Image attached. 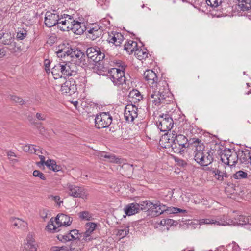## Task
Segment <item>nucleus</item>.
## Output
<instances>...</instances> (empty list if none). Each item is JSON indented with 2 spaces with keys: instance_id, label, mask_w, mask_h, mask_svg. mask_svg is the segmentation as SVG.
<instances>
[{
  "instance_id": "f257e3e1",
  "label": "nucleus",
  "mask_w": 251,
  "mask_h": 251,
  "mask_svg": "<svg viewBox=\"0 0 251 251\" xmlns=\"http://www.w3.org/2000/svg\"><path fill=\"white\" fill-rule=\"evenodd\" d=\"M149 95L150 101L157 106L168 104L172 100L171 94L165 81H159L157 86L150 88Z\"/></svg>"
},
{
  "instance_id": "f03ea898",
  "label": "nucleus",
  "mask_w": 251,
  "mask_h": 251,
  "mask_svg": "<svg viewBox=\"0 0 251 251\" xmlns=\"http://www.w3.org/2000/svg\"><path fill=\"white\" fill-rule=\"evenodd\" d=\"M56 53L58 57L70 56L72 58V61L76 65H84L86 64L87 57L85 53L77 48L69 49L63 48L59 49L56 51Z\"/></svg>"
},
{
  "instance_id": "7ed1b4c3",
  "label": "nucleus",
  "mask_w": 251,
  "mask_h": 251,
  "mask_svg": "<svg viewBox=\"0 0 251 251\" xmlns=\"http://www.w3.org/2000/svg\"><path fill=\"white\" fill-rule=\"evenodd\" d=\"M116 66L119 68H113L108 70L107 76L115 85L119 86L126 82L124 70L126 67L125 63L121 61L115 62Z\"/></svg>"
},
{
  "instance_id": "20e7f679",
  "label": "nucleus",
  "mask_w": 251,
  "mask_h": 251,
  "mask_svg": "<svg viewBox=\"0 0 251 251\" xmlns=\"http://www.w3.org/2000/svg\"><path fill=\"white\" fill-rule=\"evenodd\" d=\"M72 222V218L64 214H59L55 219L51 218L47 228L51 232H57L61 229L60 227L70 226Z\"/></svg>"
},
{
  "instance_id": "39448f33",
  "label": "nucleus",
  "mask_w": 251,
  "mask_h": 251,
  "mask_svg": "<svg viewBox=\"0 0 251 251\" xmlns=\"http://www.w3.org/2000/svg\"><path fill=\"white\" fill-rule=\"evenodd\" d=\"M153 205L154 206L151 208L150 211L151 214L153 216H157L164 212L169 214L181 213L183 216H186L188 213L186 210L174 207H167L158 201H156L154 203L153 202Z\"/></svg>"
},
{
  "instance_id": "423d86ee",
  "label": "nucleus",
  "mask_w": 251,
  "mask_h": 251,
  "mask_svg": "<svg viewBox=\"0 0 251 251\" xmlns=\"http://www.w3.org/2000/svg\"><path fill=\"white\" fill-rule=\"evenodd\" d=\"M171 140V147L175 153L182 154L185 149L189 146L190 144L188 143L187 138L181 134L177 135L175 134L172 136V139H168Z\"/></svg>"
},
{
  "instance_id": "0eeeda50",
  "label": "nucleus",
  "mask_w": 251,
  "mask_h": 251,
  "mask_svg": "<svg viewBox=\"0 0 251 251\" xmlns=\"http://www.w3.org/2000/svg\"><path fill=\"white\" fill-rule=\"evenodd\" d=\"M220 157L222 162L230 166H235L238 160V154L230 149L223 151Z\"/></svg>"
},
{
  "instance_id": "6e6552de",
  "label": "nucleus",
  "mask_w": 251,
  "mask_h": 251,
  "mask_svg": "<svg viewBox=\"0 0 251 251\" xmlns=\"http://www.w3.org/2000/svg\"><path fill=\"white\" fill-rule=\"evenodd\" d=\"M112 121V117L109 112H101L97 115L95 119V127L103 128L108 127Z\"/></svg>"
},
{
  "instance_id": "1a4fd4ad",
  "label": "nucleus",
  "mask_w": 251,
  "mask_h": 251,
  "mask_svg": "<svg viewBox=\"0 0 251 251\" xmlns=\"http://www.w3.org/2000/svg\"><path fill=\"white\" fill-rule=\"evenodd\" d=\"M87 58L90 59L92 61L98 63L102 60L105 55L102 53L99 47H90L86 50Z\"/></svg>"
},
{
  "instance_id": "9d476101",
  "label": "nucleus",
  "mask_w": 251,
  "mask_h": 251,
  "mask_svg": "<svg viewBox=\"0 0 251 251\" xmlns=\"http://www.w3.org/2000/svg\"><path fill=\"white\" fill-rule=\"evenodd\" d=\"M62 63V71L64 77L69 76H75L77 74V67L75 63L69 62H63Z\"/></svg>"
},
{
  "instance_id": "9b49d317",
  "label": "nucleus",
  "mask_w": 251,
  "mask_h": 251,
  "mask_svg": "<svg viewBox=\"0 0 251 251\" xmlns=\"http://www.w3.org/2000/svg\"><path fill=\"white\" fill-rule=\"evenodd\" d=\"M68 191L69 195L75 198H81L83 199H87L88 193L82 187L72 184L68 185Z\"/></svg>"
},
{
  "instance_id": "f8f14e48",
  "label": "nucleus",
  "mask_w": 251,
  "mask_h": 251,
  "mask_svg": "<svg viewBox=\"0 0 251 251\" xmlns=\"http://www.w3.org/2000/svg\"><path fill=\"white\" fill-rule=\"evenodd\" d=\"M37 247L34 235L29 233L24 243L23 251H37Z\"/></svg>"
},
{
  "instance_id": "ddd939ff",
  "label": "nucleus",
  "mask_w": 251,
  "mask_h": 251,
  "mask_svg": "<svg viewBox=\"0 0 251 251\" xmlns=\"http://www.w3.org/2000/svg\"><path fill=\"white\" fill-rule=\"evenodd\" d=\"M161 131L165 132L170 130L173 126V119L168 115H163L157 125Z\"/></svg>"
},
{
  "instance_id": "4468645a",
  "label": "nucleus",
  "mask_w": 251,
  "mask_h": 251,
  "mask_svg": "<svg viewBox=\"0 0 251 251\" xmlns=\"http://www.w3.org/2000/svg\"><path fill=\"white\" fill-rule=\"evenodd\" d=\"M138 108L133 104L126 105L125 109L124 117L127 122H132L138 116Z\"/></svg>"
},
{
  "instance_id": "2eb2a0df",
  "label": "nucleus",
  "mask_w": 251,
  "mask_h": 251,
  "mask_svg": "<svg viewBox=\"0 0 251 251\" xmlns=\"http://www.w3.org/2000/svg\"><path fill=\"white\" fill-rule=\"evenodd\" d=\"M75 22L74 18L69 15H64V17L60 18L58 27L62 31L71 30L72 24Z\"/></svg>"
},
{
  "instance_id": "dca6fc26",
  "label": "nucleus",
  "mask_w": 251,
  "mask_h": 251,
  "mask_svg": "<svg viewBox=\"0 0 251 251\" xmlns=\"http://www.w3.org/2000/svg\"><path fill=\"white\" fill-rule=\"evenodd\" d=\"M59 19V16L57 13L48 11L45 15V24L48 27H51L56 25H58Z\"/></svg>"
},
{
  "instance_id": "f3484780",
  "label": "nucleus",
  "mask_w": 251,
  "mask_h": 251,
  "mask_svg": "<svg viewBox=\"0 0 251 251\" xmlns=\"http://www.w3.org/2000/svg\"><path fill=\"white\" fill-rule=\"evenodd\" d=\"M144 76L150 88L157 86L158 77L156 74L151 70H147L144 73Z\"/></svg>"
},
{
  "instance_id": "a211bd4d",
  "label": "nucleus",
  "mask_w": 251,
  "mask_h": 251,
  "mask_svg": "<svg viewBox=\"0 0 251 251\" xmlns=\"http://www.w3.org/2000/svg\"><path fill=\"white\" fill-rule=\"evenodd\" d=\"M14 36L10 31L1 30L0 31V43L4 45L15 44Z\"/></svg>"
},
{
  "instance_id": "6ab92c4d",
  "label": "nucleus",
  "mask_w": 251,
  "mask_h": 251,
  "mask_svg": "<svg viewBox=\"0 0 251 251\" xmlns=\"http://www.w3.org/2000/svg\"><path fill=\"white\" fill-rule=\"evenodd\" d=\"M124 40L123 35L119 32H111L108 33L107 41L115 45V46H119Z\"/></svg>"
},
{
  "instance_id": "aec40b11",
  "label": "nucleus",
  "mask_w": 251,
  "mask_h": 251,
  "mask_svg": "<svg viewBox=\"0 0 251 251\" xmlns=\"http://www.w3.org/2000/svg\"><path fill=\"white\" fill-rule=\"evenodd\" d=\"M69 79L66 81L61 86L60 91L62 93H69L71 95L76 90L75 82L74 80Z\"/></svg>"
},
{
  "instance_id": "412c9836",
  "label": "nucleus",
  "mask_w": 251,
  "mask_h": 251,
  "mask_svg": "<svg viewBox=\"0 0 251 251\" xmlns=\"http://www.w3.org/2000/svg\"><path fill=\"white\" fill-rule=\"evenodd\" d=\"M237 154L238 159L242 163L248 164L251 161V153L249 150L239 151Z\"/></svg>"
},
{
  "instance_id": "4be33fe9",
  "label": "nucleus",
  "mask_w": 251,
  "mask_h": 251,
  "mask_svg": "<svg viewBox=\"0 0 251 251\" xmlns=\"http://www.w3.org/2000/svg\"><path fill=\"white\" fill-rule=\"evenodd\" d=\"M124 211L128 216L134 215L140 211V205L137 203H132L126 205Z\"/></svg>"
},
{
  "instance_id": "5701e85b",
  "label": "nucleus",
  "mask_w": 251,
  "mask_h": 251,
  "mask_svg": "<svg viewBox=\"0 0 251 251\" xmlns=\"http://www.w3.org/2000/svg\"><path fill=\"white\" fill-rule=\"evenodd\" d=\"M85 29V27L83 23H81L77 21H75L73 22L72 25L71 30L73 33L77 35H81L83 33Z\"/></svg>"
},
{
  "instance_id": "b1692460",
  "label": "nucleus",
  "mask_w": 251,
  "mask_h": 251,
  "mask_svg": "<svg viewBox=\"0 0 251 251\" xmlns=\"http://www.w3.org/2000/svg\"><path fill=\"white\" fill-rule=\"evenodd\" d=\"M143 99L142 95L137 89L132 90L128 95L129 100L134 104L139 102Z\"/></svg>"
},
{
  "instance_id": "393cba45",
  "label": "nucleus",
  "mask_w": 251,
  "mask_h": 251,
  "mask_svg": "<svg viewBox=\"0 0 251 251\" xmlns=\"http://www.w3.org/2000/svg\"><path fill=\"white\" fill-rule=\"evenodd\" d=\"M193 149L195 148L194 152L197 153L198 152H203V151L204 149V146L203 143L198 138H193L192 142L189 145Z\"/></svg>"
},
{
  "instance_id": "a878e982",
  "label": "nucleus",
  "mask_w": 251,
  "mask_h": 251,
  "mask_svg": "<svg viewBox=\"0 0 251 251\" xmlns=\"http://www.w3.org/2000/svg\"><path fill=\"white\" fill-rule=\"evenodd\" d=\"M99 156L100 159H103L110 162L116 163L120 162V159L118 158H116L115 155L113 154L102 152L99 153Z\"/></svg>"
},
{
  "instance_id": "bb28decb",
  "label": "nucleus",
  "mask_w": 251,
  "mask_h": 251,
  "mask_svg": "<svg viewBox=\"0 0 251 251\" xmlns=\"http://www.w3.org/2000/svg\"><path fill=\"white\" fill-rule=\"evenodd\" d=\"M10 221L13 226L23 230H25L27 227V223L19 218L12 217Z\"/></svg>"
},
{
  "instance_id": "cd10ccee",
  "label": "nucleus",
  "mask_w": 251,
  "mask_h": 251,
  "mask_svg": "<svg viewBox=\"0 0 251 251\" xmlns=\"http://www.w3.org/2000/svg\"><path fill=\"white\" fill-rule=\"evenodd\" d=\"M89 37L92 40H94L97 38L100 37L102 33V30L97 25H95L94 27L90 28L88 30Z\"/></svg>"
},
{
  "instance_id": "c85d7f7f",
  "label": "nucleus",
  "mask_w": 251,
  "mask_h": 251,
  "mask_svg": "<svg viewBox=\"0 0 251 251\" xmlns=\"http://www.w3.org/2000/svg\"><path fill=\"white\" fill-rule=\"evenodd\" d=\"M62 63H59L55 65L51 69V74L54 79H56L63 76L62 71Z\"/></svg>"
},
{
  "instance_id": "c756f323",
  "label": "nucleus",
  "mask_w": 251,
  "mask_h": 251,
  "mask_svg": "<svg viewBox=\"0 0 251 251\" xmlns=\"http://www.w3.org/2000/svg\"><path fill=\"white\" fill-rule=\"evenodd\" d=\"M22 149L25 152H29L30 153H34L37 155H38L39 153H43L39 148H36L35 146L32 144L25 145L23 146Z\"/></svg>"
},
{
  "instance_id": "7c9ffc66",
  "label": "nucleus",
  "mask_w": 251,
  "mask_h": 251,
  "mask_svg": "<svg viewBox=\"0 0 251 251\" xmlns=\"http://www.w3.org/2000/svg\"><path fill=\"white\" fill-rule=\"evenodd\" d=\"M137 49V43L135 41L129 40L126 42L124 45V50H126L129 54L136 51Z\"/></svg>"
},
{
  "instance_id": "2f4dec72",
  "label": "nucleus",
  "mask_w": 251,
  "mask_h": 251,
  "mask_svg": "<svg viewBox=\"0 0 251 251\" xmlns=\"http://www.w3.org/2000/svg\"><path fill=\"white\" fill-rule=\"evenodd\" d=\"M46 166L54 172H59L61 171L62 167L60 165H57L55 160L52 159H49L47 160Z\"/></svg>"
},
{
  "instance_id": "473e14b6",
  "label": "nucleus",
  "mask_w": 251,
  "mask_h": 251,
  "mask_svg": "<svg viewBox=\"0 0 251 251\" xmlns=\"http://www.w3.org/2000/svg\"><path fill=\"white\" fill-rule=\"evenodd\" d=\"M201 159V161L199 162V164L201 166H207L211 163L213 161V157L208 152H206V154L202 155Z\"/></svg>"
},
{
  "instance_id": "72a5a7b5",
  "label": "nucleus",
  "mask_w": 251,
  "mask_h": 251,
  "mask_svg": "<svg viewBox=\"0 0 251 251\" xmlns=\"http://www.w3.org/2000/svg\"><path fill=\"white\" fill-rule=\"evenodd\" d=\"M241 10L248 11L251 9V0H242L238 3Z\"/></svg>"
},
{
  "instance_id": "f704fd0d",
  "label": "nucleus",
  "mask_w": 251,
  "mask_h": 251,
  "mask_svg": "<svg viewBox=\"0 0 251 251\" xmlns=\"http://www.w3.org/2000/svg\"><path fill=\"white\" fill-rule=\"evenodd\" d=\"M78 216L81 220L91 221L94 219L93 214L88 211L80 212Z\"/></svg>"
},
{
  "instance_id": "c9c22d12",
  "label": "nucleus",
  "mask_w": 251,
  "mask_h": 251,
  "mask_svg": "<svg viewBox=\"0 0 251 251\" xmlns=\"http://www.w3.org/2000/svg\"><path fill=\"white\" fill-rule=\"evenodd\" d=\"M213 174H214L215 178L219 181H223L224 177H228L226 172H222L218 169L213 171Z\"/></svg>"
},
{
  "instance_id": "e433bc0d",
  "label": "nucleus",
  "mask_w": 251,
  "mask_h": 251,
  "mask_svg": "<svg viewBox=\"0 0 251 251\" xmlns=\"http://www.w3.org/2000/svg\"><path fill=\"white\" fill-rule=\"evenodd\" d=\"M139 204L140 205V210H146L149 211V212L150 211L151 208L154 206L153 202H151L149 201H142Z\"/></svg>"
},
{
  "instance_id": "4c0bfd02",
  "label": "nucleus",
  "mask_w": 251,
  "mask_h": 251,
  "mask_svg": "<svg viewBox=\"0 0 251 251\" xmlns=\"http://www.w3.org/2000/svg\"><path fill=\"white\" fill-rule=\"evenodd\" d=\"M217 225L226 226L231 225L232 221L230 220H227L226 217L223 215V217L220 219L216 220Z\"/></svg>"
},
{
  "instance_id": "58836bf2",
  "label": "nucleus",
  "mask_w": 251,
  "mask_h": 251,
  "mask_svg": "<svg viewBox=\"0 0 251 251\" xmlns=\"http://www.w3.org/2000/svg\"><path fill=\"white\" fill-rule=\"evenodd\" d=\"M238 222L240 225H249L251 227H249V228L251 229V219H249L248 217H246L244 216H239L238 218Z\"/></svg>"
},
{
  "instance_id": "ea45409f",
  "label": "nucleus",
  "mask_w": 251,
  "mask_h": 251,
  "mask_svg": "<svg viewBox=\"0 0 251 251\" xmlns=\"http://www.w3.org/2000/svg\"><path fill=\"white\" fill-rule=\"evenodd\" d=\"M129 233L128 227H126L124 228H120L118 229L117 235L120 238H123L126 237Z\"/></svg>"
},
{
  "instance_id": "a19ab883",
  "label": "nucleus",
  "mask_w": 251,
  "mask_h": 251,
  "mask_svg": "<svg viewBox=\"0 0 251 251\" xmlns=\"http://www.w3.org/2000/svg\"><path fill=\"white\" fill-rule=\"evenodd\" d=\"M247 173L243 171H237L235 174H233L232 177L236 179H241L245 178L247 177Z\"/></svg>"
},
{
  "instance_id": "79ce46f5",
  "label": "nucleus",
  "mask_w": 251,
  "mask_h": 251,
  "mask_svg": "<svg viewBox=\"0 0 251 251\" xmlns=\"http://www.w3.org/2000/svg\"><path fill=\"white\" fill-rule=\"evenodd\" d=\"M69 235H70L69 233L65 234H59L57 235V238L60 241L66 242L67 241L71 240L70 239V236H69Z\"/></svg>"
},
{
  "instance_id": "37998d69",
  "label": "nucleus",
  "mask_w": 251,
  "mask_h": 251,
  "mask_svg": "<svg viewBox=\"0 0 251 251\" xmlns=\"http://www.w3.org/2000/svg\"><path fill=\"white\" fill-rule=\"evenodd\" d=\"M69 236H70V239L72 240H76L79 238V234L78 230L76 229H73L70 231Z\"/></svg>"
},
{
  "instance_id": "c03bdc74",
  "label": "nucleus",
  "mask_w": 251,
  "mask_h": 251,
  "mask_svg": "<svg viewBox=\"0 0 251 251\" xmlns=\"http://www.w3.org/2000/svg\"><path fill=\"white\" fill-rule=\"evenodd\" d=\"M206 3L211 7H217L222 3V0H206Z\"/></svg>"
},
{
  "instance_id": "a18cd8bd",
  "label": "nucleus",
  "mask_w": 251,
  "mask_h": 251,
  "mask_svg": "<svg viewBox=\"0 0 251 251\" xmlns=\"http://www.w3.org/2000/svg\"><path fill=\"white\" fill-rule=\"evenodd\" d=\"M97 226V224L95 223H88L86 224V230L89 233H92L95 229Z\"/></svg>"
},
{
  "instance_id": "49530a36",
  "label": "nucleus",
  "mask_w": 251,
  "mask_h": 251,
  "mask_svg": "<svg viewBox=\"0 0 251 251\" xmlns=\"http://www.w3.org/2000/svg\"><path fill=\"white\" fill-rule=\"evenodd\" d=\"M33 176L34 177H37L40 178L41 179L45 180L46 178L45 175L39 170H35L33 172Z\"/></svg>"
},
{
  "instance_id": "de8ad7c7",
  "label": "nucleus",
  "mask_w": 251,
  "mask_h": 251,
  "mask_svg": "<svg viewBox=\"0 0 251 251\" xmlns=\"http://www.w3.org/2000/svg\"><path fill=\"white\" fill-rule=\"evenodd\" d=\"M11 100L14 101L15 103H18L20 105H23L24 104V100L20 97L16 96H11Z\"/></svg>"
},
{
  "instance_id": "09e8293b",
  "label": "nucleus",
  "mask_w": 251,
  "mask_h": 251,
  "mask_svg": "<svg viewBox=\"0 0 251 251\" xmlns=\"http://www.w3.org/2000/svg\"><path fill=\"white\" fill-rule=\"evenodd\" d=\"M174 222V220L171 219H164L161 221L160 224L163 226H172Z\"/></svg>"
},
{
  "instance_id": "8fccbe9b",
  "label": "nucleus",
  "mask_w": 251,
  "mask_h": 251,
  "mask_svg": "<svg viewBox=\"0 0 251 251\" xmlns=\"http://www.w3.org/2000/svg\"><path fill=\"white\" fill-rule=\"evenodd\" d=\"M135 54H136L139 57H141L140 59L145 58L148 56V53L146 51L141 50H138L137 49L135 52Z\"/></svg>"
},
{
  "instance_id": "3c124183",
  "label": "nucleus",
  "mask_w": 251,
  "mask_h": 251,
  "mask_svg": "<svg viewBox=\"0 0 251 251\" xmlns=\"http://www.w3.org/2000/svg\"><path fill=\"white\" fill-rule=\"evenodd\" d=\"M201 223L204 224H214L216 225V220L212 218L202 219L201 220Z\"/></svg>"
},
{
  "instance_id": "603ef678",
  "label": "nucleus",
  "mask_w": 251,
  "mask_h": 251,
  "mask_svg": "<svg viewBox=\"0 0 251 251\" xmlns=\"http://www.w3.org/2000/svg\"><path fill=\"white\" fill-rule=\"evenodd\" d=\"M40 216L41 218H42L43 219H45L46 218H47L49 217V211L46 209H41L39 212Z\"/></svg>"
},
{
  "instance_id": "864d4df0",
  "label": "nucleus",
  "mask_w": 251,
  "mask_h": 251,
  "mask_svg": "<svg viewBox=\"0 0 251 251\" xmlns=\"http://www.w3.org/2000/svg\"><path fill=\"white\" fill-rule=\"evenodd\" d=\"M27 35V32L25 30L19 31L17 33L16 38L18 40L24 39Z\"/></svg>"
},
{
  "instance_id": "5fc2aeb1",
  "label": "nucleus",
  "mask_w": 251,
  "mask_h": 251,
  "mask_svg": "<svg viewBox=\"0 0 251 251\" xmlns=\"http://www.w3.org/2000/svg\"><path fill=\"white\" fill-rule=\"evenodd\" d=\"M52 251H70L68 247H53L51 248Z\"/></svg>"
},
{
  "instance_id": "6e6d98bb",
  "label": "nucleus",
  "mask_w": 251,
  "mask_h": 251,
  "mask_svg": "<svg viewBox=\"0 0 251 251\" xmlns=\"http://www.w3.org/2000/svg\"><path fill=\"white\" fill-rule=\"evenodd\" d=\"M204 153L201 152H198L197 153H195L194 156L195 160L199 163V162H201L202 159V156L203 155Z\"/></svg>"
},
{
  "instance_id": "4d7b16f0",
  "label": "nucleus",
  "mask_w": 251,
  "mask_h": 251,
  "mask_svg": "<svg viewBox=\"0 0 251 251\" xmlns=\"http://www.w3.org/2000/svg\"><path fill=\"white\" fill-rule=\"evenodd\" d=\"M47 115L44 113L37 112L35 115L37 119L40 121H45L46 119Z\"/></svg>"
},
{
  "instance_id": "13d9d810",
  "label": "nucleus",
  "mask_w": 251,
  "mask_h": 251,
  "mask_svg": "<svg viewBox=\"0 0 251 251\" xmlns=\"http://www.w3.org/2000/svg\"><path fill=\"white\" fill-rule=\"evenodd\" d=\"M50 198H51V199L57 203V204L60 206L61 203L63 202V201L60 200V197L58 196H50Z\"/></svg>"
},
{
  "instance_id": "bf43d9fd",
  "label": "nucleus",
  "mask_w": 251,
  "mask_h": 251,
  "mask_svg": "<svg viewBox=\"0 0 251 251\" xmlns=\"http://www.w3.org/2000/svg\"><path fill=\"white\" fill-rule=\"evenodd\" d=\"M50 61L48 59H46L45 60V70L47 73L50 72Z\"/></svg>"
},
{
  "instance_id": "052dcab7",
  "label": "nucleus",
  "mask_w": 251,
  "mask_h": 251,
  "mask_svg": "<svg viewBox=\"0 0 251 251\" xmlns=\"http://www.w3.org/2000/svg\"><path fill=\"white\" fill-rule=\"evenodd\" d=\"M38 155L39 156V158L40 159V162L37 163L38 165L39 166L40 164L46 165V163L47 162V161H45V156L43 155H39V154H38Z\"/></svg>"
},
{
  "instance_id": "680f3d73",
  "label": "nucleus",
  "mask_w": 251,
  "mask_h": 251,
  "mask_svg": "<svg viewBox=\"0 0 251 251\" xmlns=\"http://www.w3.org/2000/svg\"><path fill=\"white\" fill-rule=\"evenodd\" d=\"M91 233H89L88 232V231H87L86 230V231L84 233V237L85 238V240L86 241H90V240H91V239L90 238V234Z\"/></svg>"
},
{
  "instance_id": "e2e57ef3",
  "label": "nucleus",
  "mask_w": 251,
  "mask_h": 251,
  "mask_svg": "<svg viewBox=\"0 0 251 251\" xmlns=\"http://www.w3.org/2000/svg\"><path fill=\"white\" fill-rule=\"evenodd\" d=\"M233 242L231 244H229L226 246L225 251H233Z\"/></svg>"
},
{
  "instance_id": "0e129e2a",
  "label": "nucleus",
  "mask_w": 251,
  "mask_h": 251,
  "mask_svg": "<svg viewBox=\"0 0 251 251\" xmlns=\"http://www.w3.org/2000/svg\"><path fill=\"white\" fill-rule=\"evenodd\" d=\"M122 168L124 169H127L130 171H132L133 170L132 165L128 164H125L123 165Z\"/></svg>"
},
{
  "instance_id": "69168bd1",
  "label": "nucleus",
  "mask_w": 251,
  "mask_h": 251,
  "mask_svg": "<svg viewBox=\"0 0 251 251\" xmlns=\"http://www.w3.org/2000/svg\"><path fill=\"white\" fill-rule=\"evenodd\" d=\"M178 164L179 166H182V167H184V166H185L187 165V163L185 161H184V160H183L182 159H179L178 161Z\"/></svg>"
},
{
  "instance_id": "338daca9",
  "label": "nucleus",
  "mask_w": 251,
  "mask_h": 251,
  "mask_svg": "<svg viewBox=\"0 0 251 251\" xmlns=\"http://www.w3.org/2000/svg\"><path fill=\"white\" fill-rule=\"evenodd\" d=\"M233 251H240L239 246L235 242H233Z\"/></svg>"
},
{
  "instance_id": "774afa93",
  "label": "nucleus",
  "mask_w": 251,
  "mask_h": 251,
  "mask_svg": "<svg viewBox=\"0 0 251 251\" xmlns=\"http://www.w3.org/2000/svg\"><path fill=\"white\" fill-rule=\"evenodd\" d=\"M5 50L4 49L0 48V58H2L5 55Z\"/></svg>"
}]
</instances>
